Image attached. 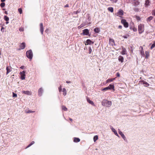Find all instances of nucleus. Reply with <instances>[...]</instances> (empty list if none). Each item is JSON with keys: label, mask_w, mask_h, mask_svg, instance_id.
<instances>
[{"label": "nucleus", "mask_w": 155, "mask_h": 155, "mask_svg": "<svg viewBox=\"0 0 155 155\" xmlns=\"http://www.w3.org/2000/svg\"><path fill=\"white\" fill-rule=\"evenodd\" d=\"M85 25L84 24H81L78 27V28H81L84 27V26Z\"/></svg>", "instance_id": "obj_37"}, {"label": "nucleus", "mask_w": 155, "mask_h": 155, "mask_svg": "<svg viewBox=\"0 0 155 155\" xmlns=\"http://www.w3.org/2000/svg\"><path fill=\"white\" fill-rule=\"evenodd\" d=\"M5 3L4 2H2L0 6L2 7H3L5 6Z\"/></svg>", "instance_id": "obj_36"}, {"label": "nucleus", "mask_w": 155, "mask_h": 155, "mask_svg": "<svg viewBox=\"0 0 155 155\" xmlns=\"http://www.w3.org/2000/svg\"><path fill=\"white\" fill-rule=\"evenodd\" d=\"M62 109L64 111H67V108L64 106H62Z\"/></svg>", "instance_id": "obj_31"}, {"label": "nucleus", "mask_w": 155, "mask_h": 155, "mask_svg": "<svg viewBox=\"0 0 155 155\" xmlns=\"http://www.w3.org/2000/svg\"><path fill=\"white\" fill-rule=\"evenodd\" d=\"M26 56L28 58L31 60L33 57V53L31 50L27 51L26 52Z\"/></svg>", "instance_id": "obj_3"}, {"label": "nucleus", "mask_w": 155, "mask_h": 155, "mask_svg": "<svg viewBox=\"0 0 155 155\" xmlns=\"http://www.w3.org/2000/svg\"><path fill=\"white\" fill-rule=\"evenodd\" d=\"M87 101L90 104H91L92 105H94V104L93 101H91L90 100V99L87 98Z\"/></svg>", "instance_id": "obj_18"}, {"label": "nucleus", "mask_w": 155, "mask_h": 155, "mask_svg": "<svg viewBox=\"0 0 155 155\" xmlns=\"http://www.w3.org/2000/svg\"><path fill=\"white\" fill-rule=\"evenodd\" d=\"M66 82L67 83H70V81H67Z\"/></svg>", "instance_id": "obj_54"}, {"label": "nucleus", "mask_w": 155, "mask_h": 155, "mask_svg": "<svg viewBox=\"0 0 155 155\" xmlns=\"http://www.w3.org/2000/svg\"><path fill=\"white\" fill-rule=\"evenodd\" d=\"M153 17L152 16H150L147 19V22H149L152 19Z\"/></svg>", "instance_id": "obj_26"}, {"label": "nucleus", "mask_w": 155, "mask_h": 155, "mask_svg": "<svg viewBox=\"0 0 155 155\" xmlns=\"http://www.w3.org/2000/svg\"><path fill=\"white\" fill-rule=\"evenodd\" d=\"M35 143V142L34 141H32L31 142V143H30L31 144V145Z\"/></svg>", "instance_id": "obj_49"}, {"label": "nucleus", "mask_w": 155, "mask_h": 155, "mask_svg": "<svg viewBox=\"0 0 155 155\" xmlns=\"http://www.w3.org/2000/svg\"><path fill=\"white\" fill-rule=\"evenodd\" d=\"M69 7V5L68 4H66L65 6V7Z\"/></svg>", "instance_id": "obj_52"}, {"label": "nucleus", "mask_w": 155, "mask_h": 155, "mask_svg": "<svg viewBox=\"0 0 155 155\" xmlns=\"http://www.w3.org/2000/svg\"><path fill=\"white\" fill-rule=\"evenodd\" d=\"M123 11L121 9H120L118 12L116 14L117 16L121 17V16L123 15Z\"/></svg>", "instance_id": "obj_6"}, {"label": "nucleus", "mask_w": 155, "mask_h": 155, "mask_svg": "<svg viewBox=\"0 0 155 155\" xmlns=\"http://www.w3.org/2000/svg\"><path fill=\"white\" fill-rule=\"evenodd\" d=\"M118 133L119 134L121 135L122 138L125 140H126V137L124 134L122 133V132L119 129H118Z\"/></svg>", "instance_id": "obj_10"}, {"label": "nucleus", "mask_w": 155, "mask_h": 155, "mask_svg": "<svg viewBox=\"0 0 155 155\" xmlns=\"http://www.w3.org/2000/svg\"><path fill=\"white\" fill-rule=\"evenodd\" d=\"M18 11L20 14H21L22 13V10L21 8H19L18 9Z\"/></svg>", "instance_id": "obj_38"}, {"label": "nucleus", "mask_w": 155, "mask_h": 155, "mask_svg": "<svg viewBox=\"0 0 155 155\" xmlns=\"http://www.w3.org/2000/svg\"><path fill=\"white\" fill-rule=\"evenodd\" d=\"M22 93L23 94H27L28 95H30L31 94V91H23Z\"/></svg>", "instance_id": "obj_13"}, {"label": "nucleus", "mask_w": 155, "mask_h": 155, "mask_svg": "<svg viewBox=\"0 0 155 155\" xmlns=\"http://www.w3.org/2000/svg\"><path fill=\"white\" fill-rule=\"evenodd\" d=\"M94 42L89 39H87L86 41V43L87 45H91L93 44Z\"/></svg>", "instance_id": "obj_19"}, {"label": "nucleus", "mask_w": 155, "mask_h": 155, "mask_svg": "<svg viewBox=\"0 0 155 155\" xmlns=\"http://www.w3.org/2000/svg\"><path fill=\"white\" fill-rule=\"evenodd\" d=\"M80 139L78 138H74V141L75 142H79L80 141Z\"/></svg>", "instance_id": "obj_22"}, {"label": "nucleus", "mask_w": 155, "mask_h": 155, "mask_svg": "<svg viewBox=\"0 0 155 155\" xmlns=\"http://www.w3.org/2000/svg\"><path fill=\"white\" fill-rule=\"evenodd\" d=\"M24 66H22L20 68L22 69H23L24 68Z\"/></svg>", "instance_id": "obj_53"}, {"label": "nucleus", "mask_w": 155, "mask_h": 155, "mask_svg": "<svg viewBox=\"0 0 155 155\" xmlns=\"http://www.w3.org/2000/svg\"><path fill=\"white\" fill-rule=\"evenodd\" d=\"M62 91L63 92V95L64 96H65L67 94V92L66 89L65 88H63Z\"/></svg>", "instance_id": "obj_25"}, {"label": "nucleus", "mask_w": 155, "mask_h": 155, "mask_svg": "<svg viewBox=\"0 0 155 155\" xmlns=\"http://www.w3.org/2000/svg\"><path fill=\"white\" fill-rule=\"evenodd\" d=\"M20 48L18 50H21V49H23L25 47V44L24 42L21 43L19 45Z\"/></svg>", "instance_id": "obj_8"}, {"label": "nucleus", "mask_w": 155, "mask_h": 155, "mask_svg": "<svg viewBox=\"0 0 155 155\" xmlns=\"http://www.w3.org/2000/svg\"><path fill=\"white\" fill-rule=\"evenodd\" d=\"M110 129H111L112 131L114 133V134L117 137H119V136L118 134L117 133V131L114 129L111 126L110 127Z\"/></svg>", "instance_id": "obj_12"}, {"label": "nucleus", "mask_w": 155, "mask_h": 155, "mask_svg": "<svg viewBox=\"0 0 155 155\" xmlns=\"http://www.w3.org/2000/svg\"><path fill=\"white\" fill-rule=\"evenodd\" d=\"M4 28H3V27H2V28L1 29V31H2L4 32V31H3V30H4Z\"/></svg>", "instance_id": "obj_51"}, {"label": "nucleus", "mask_w": 155, "mask_h": 155, "mask_svg": "<svg viewBox=\"0 0 155 155\" xmlns=\"http://www.w3.org/2000/svg\"><path fill=\"white\" fill-rule=\"evenodd\" d=\"M145 53L146 54V57L147 58L149 56V53L146 51L145 52Z\"/></svg>", "instance_id": "obj_43"}, {"label": "nucleus", "mask_w": 155, "mask_h": 155, "mask_svg": "<svg viewBox=\"0 0 155 155\" xmlns=\"http://www.w3.org/2000/svg\"><path fill=\"white\" fill-rule=\"evenodd\" d=\"M35 111H32L31 110H28L27 111H26V112L27 113H34Z\"/></svg>", "instance_id": "obj_34"}, {"label": "nucleus", "mask_w": 155, "mask_h": 155, "mask_svg": "<svg viewBox=\"0 0 155 155\" xmlns=\"http://www.w3.org/2000/svg\"><path fill=\"white\" fill-rule=\"evenodd\" d=\"M5 13L6 14H8L7 12L6 11L5 12Z\"/></svg>", "instance_id": "obj_57"}, {"label": "nucleus", "mask_w": 155, "mask_h": 155, "mask_svg": "<svg viewBox=\"0 0 155 155\" xmlns=\"http://www.w3.org/2000/svg\"><path fill=\"white\" fill-rule=\"evenodd\" d=\"M110 1L113 3H116L117 2L118 0H110Z\"/></svg>", "instance_id": "obj_35"}, {"label": "nucleus", "mask_w": 155, "mask_h": 155, "mask_svg": "<svg viewBox=\"0 0 155 155\" xmlns=\"http://www.w3.org/2000/svg\"><path fill=\"white\" fill-rule=\"evenodd\" d=\"M122 26L121 25H119L118 26V28L120 29H121L122 28Z\"/></svg>", "instance_id": "obj_50"}, {"label": "nucleus", "mask_w": 155, "mask_h": 155, "mask_svg": "<svg viewBox=\"0 0 155 155\" xmlns=\"http://www.w3.org/2000/svg\"><path fill=\"white\" fill-rule=\"evenodd\" d=\"M107 10H108V11H109L111 12H113L114 11L113 8L112 7H109L108 8H107Z\"/></svg>", "instance_id": "obj_23"}, {"label": "nucleus", "mask_w": 155, "mask_h": 155, "mask_svg": "<svg viewBox=\"0 0 155 155\" xmlns=\"http://www.w3.org/2000/svg\"><path fill=\"white\" fill-rule=\"evenodd\" d=\"M4 19L6 21H8L9 20V18L6 15L4 16Z\"/></svg>", "instance_id": "obj_30"}, {"label": "nucleus", "mask_w": 155, "mask_h": 155, "mask_svg": "<svg viewBox=\"0 0 155 155\" xmlns=\"http://www.w3.org/2000/svg\"><path fill=\"white\" fill-rule=\"evenodd\" d=\"M116 75L117 77H119L120 76V74H119V73H117Z\"/></svg>", "instance_id": "obj_47"}, {"label": "nucleus", "mask_w": 155, "mask_h": 155, "mask_svg": "<svg viewBox=\"0 0 155 155\" xmlns=\"http://www.w3.org/2000/svg\"><path fill=\"white\" fill-rule=\"evenodd\" d=\"M101 104L103 106L110 107L111 105L112 102L111 101H108L106 100H104L101 103Z\"/></svg>", "instance_id": "obj_1"}, {"label": "nucleus", "mask_w": 155, "mask_h": 155, "mask_svg": "<svg viewBox=\"0 0 155 155\" xmlns=\"http://www.w3.org/2000/svg\"><path fill=\"white\" fill-rule=\"evenodd\" d=\"M24 28H21L19 29V31H24Z\"/></svg>", "instance_id": "obj_44"}, {"label": "nucleus", "mask_w": 155, "mask_h": 155, "mask_svg": "<svg viewBox=\"0 0 155 155\" xmlns=\"http://www.w3.org/2000/svg\"><path fill=\"white\" fill-rule=\"evenodd\" d=\"M115 78H110L109 79H107L106 81V83H108L111 82L113 80H114L115 79Z\"/></svg>", "instance_id": "obj_20"}, {"label": "nucleus", "mask_w": 155, "mask_h": 155, "mask_svg": "<svg viewBox=\"0 0 155 155\" xmlns=\"http://www.w3.org/2000/svg\"><path fill=\"white\" fill-rule=\"evenodd\" d=\"M94 31L95 32L98 33L100 31V29L99 28H96L94 29Z\"/></svg>", "instance_id": "obj_24"}, {"label": "nucleus", "mask_w": 155, "mask_h": 155, "mask_svg": "<svg viewBox=\"0 0 155 155\" xmlns=\"http://www.w3.org/2000/svg\"><path fill=\"white\" fill-rule=\"evenodd\" d=\"M32 145H31V144L30 143L28 145V146L26 147V148H28V147H30Z\"/></svg>", "instance_id": "obj_48"}, {"label": "nucleus", "mask_w": 155, "mask_h": 155, "mask_svg": "<svg viewBox=\"0 0 155 155\" xmlns=\"http://www.w3.org/2000/svg\"><path fill=\"white\" fill-rule=\"evenodd\" d=\"M9 23L8 21H7L6 22V24H8Z\"/></svg>", "instance_id": "obj_58"}, {"label": "nucleus", "mask_w": 155, "mask_h": 155, "mask_svg": "<svg viewBox=\"0 0 155 155\" xmlns=\"http://www.w3.org/2000/svg\"><path fill=\"white\" fill-rule=\"evenodd\" d=\"M58 90H59V92H61V91L62 88H61V85H60L58 87Z\"/></svg>", "instance_id": "obj_40"}, {"label": "nucleus", "mask_w": 155, "mask_h": 155, "mask_svg": "<svg viewBox=\"0 0 155 155\" xmlns=\"http://www.w3.org/2000/svg\"><path fill=\"white\" fill-rule=\"evenodd\" d=\"M136 18L138 21H139L140 20V18L138 16H136Z\"/></svg>", "instance_id": "obj_32"}, {"label": "nucleus", "mask_w": 155, "mask_h": 155, "mask_svg": "<svg viewBox=\"0 0 155 155\" xmlns=\"http://www.w3.org/2000/svg\"><path fill=\"white\" fill-rule=\"evenodd\" d=\"M137 5H138V4H139V2H137Z\"/></svg>", "instance_id": "obj_59"}, {"label": "nucleus", "mask_w": 155, "mask_h": 155, "mask_svg": "<svg viewBox=\"0 0 155 155\" xmlns=\"http://www.w3.org/2000/svg\"><path fill=\"white\" fill-rule=\"evenodd\" d=\"M40 31L42 35L43 34L44 31V27L42 23H41L40 25Z\"/></svg>", "instance_id": "obj_11"}, {"label": "nucleus", "mask_w": 155, "mask_h": 155, "mask_svg": "<svg viewBox=\"0 0 155 155\" xmlns=\"http://www.w3.org/2000/svg\"><path fill=\"white\" fill-rule=\"evenodd\" d=\"M126 50L124 48H123L122 49V51L121 52V54L123 55L125 54L126 53Z\"/></svg>", "instance_id": "obj_21"}, {"label": "nucleus", "mask_w": 155, "mask_h": 155, "mask_svg": "<svg viewBox=\"0 0 155 155\" xmlns=\"http://www.w3.org/2000/svg\"><path fill=\"white\" fill-rule=\"evenodd\" d=\"M21 75V80H24L25 78V71H23L22 72H20Z\"/></svg>", "instance_id": "obj_7"}, {"label": "nucleus", "mask_w": 155, "mask_h": 155, "mask_svg": "<svg viewBox=\"0 0 155 155\" xmlns=\"http://www.w3.org/2000/svg\"><path fill=\"white\" fill-rule=\"evenodd\" d=\"M43 92V90L41 88H40L38 91V95L39 96H41Z\"/></svg>", "instance_id": "obj_15"}, {"label": "nucleus", "mask_w": 155, "mask_h": 155, "mask_svg": "<svg viewBox=\"0 0 155 155\" xmlns=\"http://www.w3.org/2000/svg\"><path fill=\"white\" fill-rule=\"evenodd\" d=\"M98 139V137L97 135L95 136L94 137V141L95 142Z\"/></svg>", "instance_id": "obj_29"}, {"label": "nucleus", "mask_w": 155, "mask_h": 155, "mask_svg": "<svg viewBox=\"0 0 155 155\" xmlns=\"http://www.w3.org/2000/svg\"><path fill=\"white\" fill-rule=\"evenodd\" d=\"M155 47V41H154L151 47V49H153Z\"/></svg>", "instance_id": "obj_33"}, {"label": "nucleus", "mask_w": 155, "mask_h": 155, "mask_svg": "<svg viewBox=\"0 0 155 155\" xmlns=\"http://www.w3.org/2000/svg\"><path fill=\"white\" fill-rule=\"evenodd\" d=\"M153 14L155 16V9L153 11Z\"/></svg>", "instance_id": "obj_46"}, {"label": "nucleus", "mask_w": 155, "mask_h": 155, "mask_svg": "<svg viewBox=\"0 0 155 155\" xmlns=\"http://www.w3.org/2000/svg\"><path fill=\"white\" fill-rule=\"evenodd\" d=\"M150 2L149 0H146L145 1V5L146 7H148L150 5Z\"/></svg>", "instance_id": "obj_16"}, {"label": "nucleus", "mask_w": 155, "mask_h": 155, "mask_svg": "<svg viewBox=\"0 0 155 155\" xmlns=\"http://www.w3.org/2000/svg\"><path fill=\"white\" fill-rule=\"evenodd\" d=\"M1 54V52L0 51V55Z\"/></svg>", "instance_id": "obj_60"}, {"label": "nucleus", "mask_w": 155, "mask_h": 155, "mask_svg": "<svg viewBox=\"0 0 155 155\" xmlns=\"http://www.w3.org/2000/svg\"><path fill=\"white\" fill-rule=\"evenodd\" d=\"M109 42L112 45H113V43H114V40L113 39H110L109 40Z\"/></svg>", "instance_id": "obj_27"}, {"label": "nucleus", "mask_w": 155, "mask_h": 155, "mask_svg": "<svg viewBox=\"0 0 155 155\" xmlns=\"http://www.w3.org/2000/svg\"><path fill=\"white\" fill-rule=\"evenodd\" d=\"M69 120L71 121H72V119L71 118H69Z\"/></svg>", "instance_id": "obj_56"}, {"label": "nucleus", "mask_w": 155, "mask_h": 155, "mask_svg": "<svg viewBox=\"0 0 155 155\" xmlns=\"http://www.w3.org/2000/svg\"><path fill=\"white\" fill-rule=\"evenodd\" d=\"M143 84L144 85V86L147 87L149 85V84L147 83V82L143 81Z\"/></svg>", "instance_id": "obj_28"}, {"label": "nucleus", "mask_w": 155, "mask_h": 155, "mask_svg": "<svg viewBox=\"0 0 155 155\" xmlns=\"http://www.w3.org/2000/svg\"><path fill=\"white\" fill-rule=\"evenodd\" d=\"M121 23L123 24L124 27L125 28H127L128 27V23L126 21L125 19H122L121 21Z\"/></svg>", "instance_id": "obj_5"}, {"label": "nucleus", "mask_w": 155, "mask_h": 155, "mask_svg": "<svg viewBox=\"0 0 155 155\" xmlns=\"http://www.w3.org/2000/svg\"><path fill=\"white\" fill-rule=\"evenodd\" d=\"M5 0H1V1L2 2H3L5 1Z\"/></svg>", "instance_id": "obj_55"}, {"label": "nucleus", "mask_w": 155, "mask_h": 155, "mask_svg": "<svg viewBox=\"0 0 155 155\" xmlns=\"http://www.w3.org/2000/svg\"><path fill=\"white\" fill-rule=\"evenodd\" d=\"M133 30L134 31H137V29L136 28H133Z\"/></svg>", "instance_id": "obj_45"}, {"label": "nucleus", "mask_w": 155, "mask_h": 155, "mask_svg": "<svg viewBox=\"0 0 155 155\" xmlns=\"http://www.w3.org/2000/svg\"><path fill=\"white\" fill-rule=\"evenodd\" d=\"M113 89L114 91V84H110L108 87H106L101 89L102 91H106L108 90Z\"/></svg>", "instance_id": "obj_4"}, {"label": "nucleus", "mask_w": 155, "mask_h": 155, "mask_svg": "<svg viewBox=\"0 0 155 155\" xmlns=\"http://www.w3.org/2000/svg\"><path fill=\"white\" fill-rule=\"evenodd\" d=\"M83 34L84 35H89V31L88 29H86L83 31Z\"/></svg>", "instance_id": "obj_9"}, {"label": "nucleus", "mask_w": 155, "mask_h": 155, "mask_svg": "<svg viewBox=\"0 0 155 155\" xmlns=\"http://www.w3.org/2000/svg\"><path fill=\"white\" fill-rule=\"evenodd\" d=\"M124 58L122 56H120L119 57L118 60H119V61L121 63H122L123 62V61H124Z\"/></svg>", "instance_id": "obj_17"}, {"label": "nucleus", "mask_w": 155, "mask_h": 155, "mask_svg": "<svg viewBox=\"0 0 155 155\" xmlns=\"http://www.w3.org/2000/svg\"><path fill=\"white\" fill-rule=\"evenodd\" d=\"M92 49L91 47L89 48V53L91 54L92 52Z\"/></svg>", "instance_id": "obj_39"}, {"label": "nucleus", "mask_w": 155, "mask_h": 155, "mask_svg": "<svg viewBox=\"0 0 155 155\" xmlns=\"http://www.w3.org/2000/svg\"><path fill=\"white\" fill-rule=\"evenodd\" d=\"M6 69L7 71L6 74H8L12 71V68L9 67H7Z\"/></svg>", "instance_id": "obj_14"}, {"label": "nucleus", "mask_w": 155, "mask_h": 155, "mask_svg": "<svg viewBox=\"0 0 155 155\" xmlns=\"http://www.w3.org/2000/svg\"><path fill=\"white\" fill-rule=\"evenodd\" d=\"M144 25L142 24H140L138 25V31L139 34H141L144 31Z\"/></svg>", "instance_id": "obj_2"}, {"label": "nucleus", "mask_w": 155, "mask_h": 155, "mask_svg": "<svg viewBox=\"0 0 155 155\" xmlns=\"http://www.w3.org/2000/svg\"><path fill=\"white\" fill-rule=\"evenodd\" d=\"M129 37V35H124L123 36V37L125 38H127Z\"/></svg>", "instance_id": "obj_42"}, {"label": "nucleus", "mask_w": 155, "mask_h": 155, "mask_svg": "<svg viewBox=\"0 0 155 155\" xmlns=\"http://www.w3.org/2000/svg\"><path fill=\"white\" fill-rule=\"evenodd\" d=\"M17 97V95L16 94L13 92V97Z\"/></svg>", "instance_id": "obj_41"}]
</instances>
